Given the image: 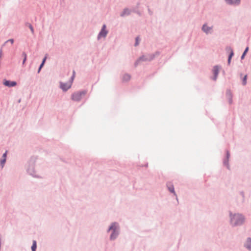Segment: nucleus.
Wrapping results in <instances>:
<instances>
[{
    "label": "nucleus",
    "mask_w": 251,
    "mask_h": 251,
    "mask_svg": "<svg viewBox=\"0 0 251 251\" xmlns=\"http://www.w3.org/2000/svg\"><path fill=\"white\" fill-rule=\"evenodd\" d=\"M139 5H140V3H139V2H138V3H137V8H138V7H139Z\"/></svg>",
    "instance_id": "4c0bfd02"
},
{
    "label": "nucleus",
    "mask_w": 251,
    "mask_h": 251,
    "mask_svg": "<svg viewBox=\"0 0 251 251\" xmlns=\"http://www.w3.org/2000/svg\"><path fill=\"white\" fill-rule=\"evenodd\" d=\"M131 11H132L128 8H125L123 11L120 13V16L124 17L125 16H128L130 15Z\"/></svg>",
    "instance_id": "4468645a"
},
{
    "label": "nucleus",
    "mask_w": 251,
    "mask_h": 251,
    "mask_svg": "<svg viewBox=\"0 0 251 251\" xmlns=\"http://www.w3.org/2000/svg\"><path fill=\"white\" fill-rule=\"evenodd\" d=\"M10 42L11 44H13L14 43V39H10L9 40H8L6 42Z\"/></svg>",
    "instance_id": "473e14b6"
},
{
    "label": "nucleus",
    "mask_w": 251,
    "mask_h": 251,
    "mask_svg": "<svg viewBox=\"0 0 251 251\" xmlns=\"http://www.w3.org/2000/svg\"><path fill=\"white\" fill-rule=\"evenodd\" d=\"M74 78H75L74 75H72L71 76V77H70L69 81H68V82L69 83L71 84V85H72V83L74 81Z\"/></svg>",
    "instance_id": "393cba45"
},
{
    "label": "nucleus",
    "mask_w": 251,
    "mask_h": 251,
    "mask_svg": "<svg viewBox=\"0 0 251 251\" xmlns=\"http://www.w3.org/2000/svg\"><path fill=\"white\" fill-rule=\"evenodd\" d=\"M148 11L150 15H152L153 14V12L149 8H148Z\"/></svg>",
    "instance_id": "7c9ffc66"
},
{
    "label": "nucleus",
    "mask_w": 251,
    "mask_h": 251,
    "mask_svg": "<svg viewBox=\"0 0 251 251\" xmlns=\"http://www.w3.org/2000/svg\"><path fill=\"white\" fill-rule=\"evenodd\" d=\"M139 37L137 36V37H136V39H135V43L134 44V46L136 47L139 45Z\"/></svg>",
    "instance_id": "bb28decb"
},
{
    "label": "nucleus",
    "mask_w": 251,
    "mask_h": 251,
    "mask_svg": "<svg viewBox=\"0 0 251 251\" xmlns=\"http://www.w3.org/2000/svg\"><path fill=\"white\" fill-rule=\"evenodd\" d=\"M226 3L230 5H239L241 3V0H225Z\"/></svg>",
    "instance_id": "ddd939ff"
},
{
    "label": "nucleus",
    "mask_w": 251,
    "mask_h": 251,
    "mask_svg": "<svg viewBox=\"0 0 251 251\" xmlns=\"http://www.w3.org/2000/svg\"><path fill=\"white\" fill-rule=\"evenodd\" d=\"M46 58H47V57L45 56L42 60V62L40 64L39 68H38V71H37V73L39 74L40 73L42 68L43 67V66H44L45 65V62H46Z\"/></svg>",
    "instance_id": "f3484780"
},
{
    "label": "nucleus",
    "mask_w": 251,
    "mask_h": 251,
    "mask_svg": "<svg viewBox=\"0 0 251 251\" xmlns=\"http://www.w3.org/2000/svg\"><path fill=\"white\" fill-rule=\"evenodd\" d=\"M17 82L15 81H11L4 79L3 80V84L8 87H13L17 85Z\"/></svg>",
    "instance_id": "1a4fd4ad"
},
{
    "label": "nucleus",
    "mask_w": 251,
    "mask_h": 251,
    "mask_svg": "<svg viewBox=\"0 0 251 251\" xmlns=\"http://www.w3.org/2000/svg\"><path fill=\"white\" fill-rule=\"evenodd\" d=\"M226 155L223 159V164L226 166L228 170H230V166L229 164V158L230 157V152L228 150H226Z\"/></svg>",
    "instance_id": "0eeeda50"
},
{
    "label": "nucleus",
    "mask_w": 251,
    "mask_h": 251,
    "mask_svg": "<svg viewBox=\"0 0 251 251\" xmlns=\"http://www.w3.org/2000/svg\"><path fill=\"white\" fill-rule=\"evenodd\" d=\"M75 70H73L72 75H74V76L75 77Z\"/></svg>",
    "instance_id": "e433bc0d"
},
{
    "label": "nucleus",
    "mask_w": 251,
    "mask_h": 251,
    "mask_svg": "<svg viewBox=\"0 0 251 251\" xmlns=\"http://www.w3.org/2000/svg\"><path fill=\"white\" fill-rule=\"evenodd\" d=\"M160 54V51H156L154 53L142 55L140 57H139V60L141 61H151L156 57L159 56Z\"/></svg>",
    "instance_id": "7ed1b4c3"
},
{
    "label": "nucleus",
    "mask_w": 251,
    "mask_h": 251,
    "mask_svg": "<svg viewBox=\"0 0 251 251\" xmlns=\"http://www.w3.org/2000/svg\"><path fill=\"white\" fill-rule=\"evenodd\" d=\"M226 50L227 51H230V53H229L228 57L229 58H232L233 57V56L234 55V52H233V49L231 48V47H227L226 48Z\"/></svg>",
    "instance_id": "a211bd4d"
},
{
    "label": "nucleus",
    "mask_w": 251,
    "mask_h": 251,
    "mask_svg": "<svg viewBox=\"0 0 251 251\" xmlns=\"http://www.w3.org/2000/svg\"><path fill=\"white\" fill-rule=\"evenodd\" d=\"M111 231V233L109 236L110 241L116 240L120 233V227L118 223L114 222L112 223L109 226L107 232Z\"/></svg>",
    "instance_id": "f03ea898"
},
{
    "label": "nucleus",
    "mask_w": 251,
    "mask_h": 251,
    "mask_svg": "<svg viewBox=\"0 0 251 251\" xmlns=\"http://www.w3.org/2000/svg\"><path fill=\"white\" fill-rule=\"evenodd\" d=\"M25 25L29 27L32 34H34V28H33V26L32 25L29 23L26 22L25 23Z\"/></svg>",
    "instance_id": "aec40b11"
},
{
    "label": "nucleus",
    "mask_w": 251,
    "mask_h": 251,
    "mask_svg": "<svg viewBox=\"0 0 251 251\" xmlns=\"http://www.w3.org/2000/svg\"><path fill=\"white\" fill-rule=\"evenodd\" d=\"M26 59H27V57H25H25H24V59H23V63H22L23 65H24V64H25V61H26Z\"/></svg>",
    "instance_id": "f704fd0d"
},
{
    "label": "nucleus",
    "mask_w": 251,
    "mask_h": 251,
    "mask_svg": "<svg viewBox=\"0 0 251 251\" xmlns=\"http://www.w3.org/2000/svg\"><path fill=\"white\" fill-rule=\"evenodd\" d=\"M2 54V49H0V58L1 57Z\"/></svg>",
    "instance_id": "c9c22d12"
},
{
    "label": "nucleus",
    "mask_w": 251,
    "mask_h": 251,
    "mask_svg": "<svg viewBox=\"0 0 251 251\" xmlns=\"http://www.w3.org/2000/svg\"><path fill=\"white\" fill-rule=\"evenodd\" d=\"M87 93V91L86 90L74 92L72 94L71 99L74 101H79L81 100L82 96H84Z\"/></svg>",
    "instance_id": "20e7f679"
},
{
    "label": "nucleus",
    "mask_w": 251,
    "mask_h": 251,
    "mask_svg": "<svg viewBox=\"0 0 251 251\" xmlns=\"http://www.w3.org/2000/svg\"><path fill=\"white\" fill-rule=\"evenodd\" d=\"M106 26L105 24H103L100 29V31L99 33L97 39L100 40L101 37H105L108 33V30L106 29Z\"/></svg>",
    "instance_id": "423d86ee"
},
{
    "label": "nucleus",
    "mask_w": 251,
    "mask_h": 251,
    "mask_svg": "<svg viewBox=\"0 0 251 251\" xmlns=\"http://www.w3.org/2000/svg\"><path fill=\"white\" fill-rule=\"evenodd\" d=\"M229 216L230 224L233 227L242 226L245 221V216L240 213H232L229 211Z\"/></svg>",
    "instance_id": "f257e3e1"
},
{
    "label": "nucleus",
    "mask_w": 251,
    "mask_h": 251,
    "mask_svg": "<svg viewBox=\"0 0 251 251\" xmlns=\"http://www.w3.org/2000/svg\"><path fill=\"white\" fill-rule=\"evenodd\" d=\"M6 159H5V158H1L0 160V166L1 168V169H2L4 166V165L5 164V162H6Z\"/></svg>",
    "instance_id": "5701e85b"
},
{
    "label": "nucleus",
    "mask_w": 251,
    "mask_h": 251,
    "mask_svg": "<svg viewBox=\"0 0 251 251\" xmlns=\"http://www.w3.org/2000/svg\"><path fill=\"white\" fill-rule=\"evenodd\" d=\"M132 11L134 13H136L137 14H138L139 16H141V12L138 10H137V9H134L132 10Z\"/></svg>",
    "instance_id": "a878e982"
},
{
    "label": "nucleus",
    "mask_w": 251,
    "mask_h": 251,
    "mask_svg": "<svg viewBox=\"0 0 251 251\" xmlns=\"http://www.w3.org/2000/svg\"><path fill=\"white\" fill-rule=\"evenodd\" d=\"M220 68H221V66L219 65H215L213 67L212 71L214 74V76L212 78L213 80L215 81L217 80L218 74L219 73Z\"/></svg>",
    "instance_id": "9b49d317"
},
{
    "label": "nucleus",
    "mask_w": 251,
    "mask_h": 251,
    "mask_svg": "<svg viewBox=\"0 0 251 251\" xmlns=\"http://www.w3.org/2000/svg\"><path fill=\"white\" fill-rule=\"evenodd\" d=\"M226 97L227 98L228 103L229 104H231L233 102L232 98L233 95L232 92L230 89H227L226 93Z\"/></svg>",
    "instance_id": "f8f14e48"
},
{
    "label": "nucleus",
    "mask_w": 251,
    "mask_h": 251,
    "mask_svg": "<svg viewBox=\"0 0 251 251\" xmlns=\"http://www.w3.org/2000/svg\"><path fill=\"white\" fill-rule=\"evenodd\" d=\"M131 76L130 75L128 74H126L124 75L123 77V80L124 81H128L130 79Z\"/></svg>",
    "instance_id": "6ab92c4d"
},
{
    "label": "nucleus",
    "mask_w": 251,
    "mask_h": 251,
    "mask_svg": "<svg viewBox=\"0 0 251 251\" xmlns=\"http://www.w3.org/2000/svg\"><path fill=\"white\" fill-rule=\"evenodd\" d=\"M31 248L32 251H36L37 249V243L35 240L33 241L32 245Z\"/></svg>",
    "instance_id": "4be33fe9"
},
{
    "label": "nucleus",
    "mask_w": 251,
    "mask_h": 251,
    "mask_svg": "<svg viewBox=\"0 0 251 251\" xmlns=\"http://www.w3.org/2000/svg\"><path fill=\"white\" fill-rule=\"evenodd\" d=\"M60 88L62 90L63 92H66L68 91L72 86L71 84L68 82H60Z\"/></svg>",
    "instance_id": "6e6552de"
},
{
    "label": "nucleus",
    "mask_w": 251,
    "mask_h": 251,
    "mask_svg": "<svg viewBox=\"0 0 251 251\" xmlns=\"http://www.w3.org/2000/svg\"><path fill=\"white\" fill-rule=\"evenodd\" d=\"M212 29V26H208L207 24H203L201 28L202 30L206 34L210 33V30Z\"/></svg>",
    "instance_id": "2eb2a0df"
},
{
    "label": "nucleus",
    "mask_w": 251,
    "mask_h": 251,
    "mask_svg": "<svg viewBox=\"0 0 251 251\" xmlns=\"http://www.w3.org/2000/svg\"><path fill=\"white\" fill-rule=\"evenodd\" d=\"M166 186H167L168 190L169 191V192L171 193H173L174 194V195L176 196V199L178 201L177 195H176V193L175 192L174 186V185L172 183V182H167Z\"/></svg>",
    "instance_id": "9d476101"
},
{
    "label": "nucleus",
    "mask_w": 251,
    "mask_h": 251,
    "mask_svg": "<svg viewBox=\"0 0 251 251\" xmlns=\"http://www.w3.org/2000/svg\"><path fill=\"white\" fill-rule=\"evenodd\" d=\"M240 194L241 195V196H242V198H243V200H244V199H245V194H244V192L242 191H240Z\"/></svg>",
    "instance_id": "c756f323"
},
{
    "label": "nucleus",
    "mask_w": 251,
    "mask_h": 251,
    "mask_svg": "<svg viewBox=\"0 0 251 251\" xmlns=\"http://www.w3.org/2000/svg\"><path fill=\"white\" fill-rule=\"evenodd\" d=\"M140 62L141 61L139 60V58H138V59L134 63V66L135 67H137Z\"/></svg>",
    "instance_id": "c85d7f7f"
},
{
    "label": "nucleus",
    "mask_w": 251,
    "mask_h": 251,
    "mask_svg": "<svg viewBox=\"0 0 251 251\" xmlns=\"http://www.w3.org/2000/svg\"><path fill=\"white\" fill-rule=\"evenodd\" d=\"M249 47H247L246 48V49H245L243 53H242L241 56V60H243L244 58H245V56H246V55L247 54V52H248L249 51Z\"/></svg>",
    "instance_id": "412c9836"
},
{
    "label": "nucleus",
    "mask_w": 251,
    "mask_h": 251,
    "mask_svg": "<svg viewBox=\"0 0 251 251\" xmlns=\"http://www.w3.org/2000/svg\"><path fill=\"white\" fill-rule=\"evenodd\" d=\"M247 75H244L242 78V84L245 86L247 84Z\"/></svg>",
    "instance_id": "b1692460"
},
{
    "label": "nucleus",
    "mask_w": 251,
    "mask_h": 251,
    "mask_svg": "<svg viewBox=\"0 0 251 251\" xmlns=\"http://www.w3.org/2000/svg\"><path fill=\"white\" fill-rule=\"evenodd\" d=\"M231 59H232V58H229V57H228V59H227V64H228V65H229L230 64Z\"/></svg>",
    "instance_id": "2f4dec72"
},
{
    "label": "nucleus",
    "mask_w": 251,
    "mask_h": 251,
    "mask_svg": "<svg viewBox=\"0 0 251 251\" xmlns=\"http://www.w3.org/2000/svg\"><path fill=\"white\" fill-rule=\"evenodd\" d=\"M244 247L249 251H251V238L248 237L246 242L244 244Z\"/></svg>",
    "instance_id": "dca6fc26"
},
{
    "label": "nucleus",
    "mask_w": 251,
    "mask_h": 251,
    "mask_svg": "<svg viewBox=\"0 0 251 251\" xmlns=\"http://www.w3.org/2000/svg\"><path fill=\"white\" fill-rule=\"evenodd\" d=\"M7 152L8 151H6L5 152L3 153L1 158H5V159H6Z\"/></svg>",
    "instance_id": "cd10ccee"
},
{
    "label": "nucleus",
    "mask_w": 251,
    "mask_h": 251,
    "mask_svg": "<svg viewBox=\"0 0 251 251\" xmlns=\"http://www.w3.org/2000/svg\"><path fill=\"white\" fill-rule=\"evenodd\" d=\"M22 56L24 57V58H25V57H27V55H26V53L25 52H23L22 53Z\"/></svg>",
    "instance_id": "72a5a7b5"
},
{
    "label": "nucleus",
    "mask_w": 251,
    "mask_h": 251,
    "mask_svg": "<svg viewBox=\"0 0 251 251\" xmlns=\"http://www.w3.org/2000/svg\"><path fill=\"white\" fill-rule=\"evenodd\" d=\"M35 162L33 161H31L29 163V164L27 167L26 171L27 173L30 176H32L36 178H41V177L36 175V172L35 170Z\"/></svg>",
    "instance_id": "39448f33"
}]
</instances>
